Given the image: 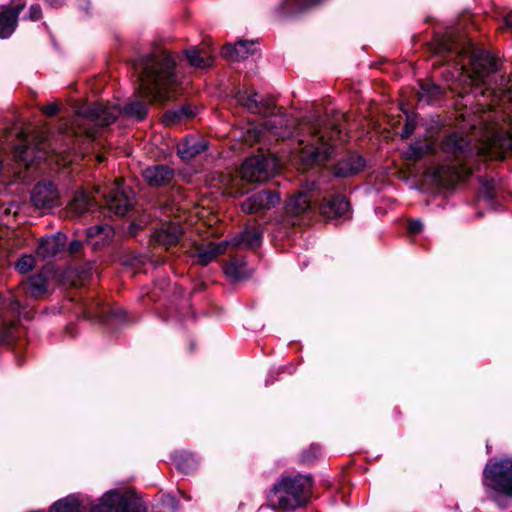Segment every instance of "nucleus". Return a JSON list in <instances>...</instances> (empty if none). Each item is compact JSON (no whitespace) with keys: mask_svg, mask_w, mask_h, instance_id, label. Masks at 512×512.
Segmentation results:
<instances>
[{"mask_svg":"<svg viewBox=\"0 0 512 512\" xmlns=\"http://www.w3.org/2000/svg\"><path fill=\"white\" fill-rule=\"evenodd\" d=\"M264 126L281 138L295 137L298 159L307 169L328 161L333 154L332 139L341 132L337 124L317 115L296 123L282 115L264 122Z\"/></svg>","mask_w":512,"mask_h":512,"instance_id":"obj_1","label":"nucleus"},{"mask_svg":"<svg viewBox=\"0 0 512 512\" xmlns=\"http://www.w3.org/2000/svg\"><path fill=\"white\" fill-rule=\"evenodd\" d=\"M139 72L137 95L123 109V113L136 120H143L152 102L169 99V89L175 83V61L171 54L156 48L136 65Z\"/></svg>","mask_w":512,"mask_h":512,"instance_id":"obj_2","label":"nucleus"},{"mask_svg":"<svg viewBox=\"0 0 512 512\" xmlns=\"http://www.w3.org/2000/svg\"><path fill=\"white\" fill-rule=\"evenodd\" d=\"M312 488L309 476L283 477L268 495L272 508L294 510L306 503Z\"/></svg>","mask_w":512,"mask_h":512,"instance_id":"obj_3","label":"nucleus"},{"mask_svg":"<svg viewBox=\"0 0 512 512\" xmlns=\"http://www.w3.org/2000/svg\"><path fill=\"white\" fill-rule=\"evenodd\" d=\"M483 485L487 494L504 507L502 497H512V459L487 463L483 471Z\"/></svg>","mask_w":512,"mask_h":512,"instance_id":"obj_4","label":"nucleus"},{"mask_svg":"<svg viewBox=\"0 0 512 512\" xmlns=\"http://www.w3.org/2000/svg\"><path fill=\"white\" fill-rule=\"evenodd\" d=\"M471 65L474 82L486 86L489 94L495 98L512 101V80L502 77L500 83H496L494 87L488 81L489 75L498 69V64L494 57L485 52L474 54L471 58Z\"/></svg>","mask_w":512,"mask_h":512,"instance_id":"obj_5","label":"nucleus"},{"mask_svg":"<svg viewBox=\"0 0 512 512\" xmlns=\"http://www.w3.org/2000/svg\"><path fill=\"white\" fill-rule=\"evenodd\" d=\"M121 109L118 105L94 104L89 107L81 108L73 121V130L76 134H85L93 136L97 126H107L112 124L120 115Z\"/></svg>","mask_w":512,"mask_h":512,"instance_id":"obj_6","label":"nucleus"},{"mask_svg":"<svg viewBox=\"0 0 512 512\" xmlns=\"http://www.w3.org/2000/svg\"><path fill=\"white\" fill-rule=\"evenodd\" d=\"M483 119L480 139L484 145L478 148V153L489 157H498L501 152L512 151V121L503 123H488Z\"/></svg>","mask_w":512,"mask_h":512,"instance_id":"obj_7","label":"nucleus"},{"mask_svg":"<svg viewBox=\"0 0 512 512\" xmlns=\"http://www.w3.org/2000/svg\"><path fill=\"white\" fill-rule=\"evenodd\" d=\"M280 163L274 156L263 154L248 158L241 166V178L248 182H265L279 170Z\"/></svg>","mask_w":512,"mask_h":512,"instance_id":"obj_8","label":"nucleus"},{"mask_svg":"<svg viewBox=\"0 0 512 512\" xmlns=\"http://www.w3.org/2000/svg\"><path fill=\"white\" fill-rule=\"evenodd\" d=\"M90 512H145V508L127 494L111 490L91 507Z\"/></svg>","mask_w":512,"mask_h":512,"instance_id":"obj_9","label":"nucleus"},{"mask_svg":"<svg viewBox=\"0 0 512 512\" xmlns=\"http://www.w3.org/2000/svg\"><path fill=\"white\" fill-rule=\"evenodd\" d=\"M133 192L121 180L110 185L105 195L106 208L110 213L125 215L133 206Z\"/></svg>","mask_w":512,"mask_h":512,"instance_id":"obj_10","label":"nucleus"},{"mask_svg":"<svg viewBox=\"0 0 512 512\" xmlns=\"http://www.w3.org/2000/svg\"><path fill=\"white\" fill-rule=\"evenodd\" d=\"M280 202L277 193L269 190H262L247 198L241 205L243 212L247 214L263 213L275 207Z\"/></svg>","mask_w":512,"mask_h":512,"instance_id":"obj_11","label":"nucleus"},{"mask_svg":"<svg viewBox=\"0 0 512 512\" xmlns=\"http://www.w3.org/2000/svg\"><path fill=\"white\" fill-rule=\"evenodd\" d=\"M237 102L254 114L267 116L274 113L275 105L272 100L263 99L255 92L239 91L236 94Z\"/></svg>","mask_w":512,"mask_h":512,"instance_id":"obj_12","label":"nucleus"},{"mask_svg":"<svg viewBox=\"0 0 512 512\" xmlns=\"http://www.w3.org/2000/svg\"><path fill=\"white\" fill-rule=\"evenodd\" d=\"M311 201V197L304 192H298L289 198L285 204V214L292 225L297 223L296 218L311 212Z\"/></svg>","mask_w":512,"mask_h":512,"instance_id":"obj_13","label":"nucleus"},{"mask_svg":"<svg viewBox=\"0 0 512 512\" xmlns=\"http://www.w3.org/2000/svg\"><path fill=\"white\" fill-rule=\"evenodd\" d=\"M58 198V192L51 182L38 183L31 194V202L38 209H50Z\"/></svg>","mask_w":512,"mask_h":512,"instance_id":"obj_14","label":"nucleus"},{"mask_svg":"<svg viewBox=\"0 0 512 512\" xmlns=\"http://www.w3.org/2000/svg\"><path fill=\"white\" fill-rule=\"evenodd\" d=\"M441 148L443 152L451 154L458 159L467 158L473 153L470 141L462 135L456 133L443 139Z\"/></svg>","mask_w":512,"mask_h":512,"instance_id":"obj_15","label":"nucleus"},{"mask_svg":"<svg viewBox=\"0 0 512 512\" xmlns=\"http://www.w3.org/2000/svg\"><path fill=\"white\" fill-rule=\"evenodd\" d=\"M142 176L148 185L161 187L174 178V170L167 165H153L143 170Z\"/></svg>","mask_w":512,"mask_h":512,"instance_id":"obj_16","label":"nucleus"},{"mask_svg":"<svg viewBox=\"0 0 512 512\" xmlns=\"http://www.w3.org/2000/svg\"><path fill=\"white\" fill-rule=\"evenodd\" d=\"M183 233L181 226L177 223H165L154 232V240L164 248L168 249L180 240Z\"/></svg>","mask_w":512,"mask_h":512,"instance_id":"obj_17","label":"nucleus"},{"mask_svg":"<svg viewBox=\"0 0 512 512\" xmlns=\"http://www.w3.org/2000/svg\"><path fill=\"white\" fill-rule=\"evenodd\" d=\"M320 212L326 218H339L349 213V203L342 195H336L329 199H324L320 205Z\"/></svg>","mask_w":512,"mask_h":512,"instance_id":"obj_18","label":"nucleus"},{"mask_svg":"<svg viewBox=\"0 0 512 512\" xmlns=\"http://www.w3.org/2000/svg\"><path fill=\"white\" fill-rule=\"evenodd\" d=\"M365 165L364 159L358 154H350L341 159L334 167L336 177H350L360 172Z\"/></svg>","mask_w":512,"mask_h":512,"instance_id":"obj_19","label":"nucleus"},{"mask_svg":"<svg viewBox=\"0 0 512 512\" xmlns=\"http://www.w3.org/2000/svg\"><path fill=\"white\" fill-rule=\"evenodd\" d=\"M24 3H19L13 8L3 7L0 11V38H8L15 30L19 12Z\"/></svg>","mask_w":512,"mask_h":512,"instance_id":"obj_20","label":"nucleus"},{"mask_svg":"<svg viewBox=\"0 0 512 512\" xmlns=\"http://www.w3.org/2000/svg\"><path fill=\"white\" fill-rule=\"evenodd\" d=\"M207 141L203 138L190 136L177 146V153L183 160H189L207 149Z\"/></svg>","mask_w":512,"mask_h":512,"instance_id":"obj_21","label":"nucleus"},{"mask_svg":"<svg viewBox=\"0 0 512 512\" xmlns=\"http://www.w3.org/2000/svg\"><path fill=\"white\" fill-rule=\"evenodd\" d=\"M65 245V236L62 234L51 235L40 240L36 252L42 258H50L60 252Z\"/></svg>","mask_w":512,"mask_h":512,"instance_id":"obj_22","label":"nucleus"},{"mask_svg":"<svg viewBox=\"0 0 512 512\" xmlns=\"http://www.w3.org/2000/svg\"><path fill=\"white\" fill-rule=\"evenodd\" d=\"M255 43L253 41H239L235 45H225L222 48V56L230 61H239L246 59L253 54Z\"/></svg>","mask_w":512,"mask_h":512,"instance_id":"obj_23","label":"nucleus"},{"mask_svg":"<svg viewBox=\"0 0 512 512\" xmlns=\"http://www.w3.org/2000/svg\"><path fill=\"white\" fill-rule=\"evenodd\" d=\"M262 231L256 226H247L239 235L235 236L229 245L254 247L261 243Z\"/></svg>","mask_w":512,"mask_h":512,"instance_id":"obj_24","label":"nucleus"},{"mask_svg":"<svg viewBox=\"0 0 512 512\" xmlns=\"http://www.w3.org/2000/svg\"><path fill=\"white\" fill-rule=\"evenodd\" d=\"M94 205V201L84 191H77L67 206L68 213L73 217H78L89 211Z\"/></svg>","mask_w":512,"mask_h":512,"instance_id":"obj_25","label":"nucleus"},{"mask_svg":"<svg viewBox=\"0 0 512 512\" xmlns=\"http://www.w3.org/2000/svg\"><path fill=\"white\" fill-rule=\"evenodd\" d=\"M228 245V241H222L218 244L210 243L206 247L199 248L195 256L198 262L205 266L211 263L214 259H216L218 255L223 254L226 251Z\"/></svg>","mask_w":512,"mask_h":512,"instance_id":"obj_26","label":"nucleus"},{"mask_svg":"<svg viewBox=\"0 0 512 512\" xmlns=\"http://www.w3.org/2000/svg\"><path fill=\"white\" fill-rule=\"evenodd\" d=\"M187 60L192 67L207 68L213 64V58L205 51H199L196 48L189 49L185 52Z\"/></svg>","mask_w":512,"mask_h":512,"instance_id":"obj_27","label":"nucleus"},{"mask_svg":"<svg viewBox=\"0 0 512 512\" xmlns=\"http://www.w3.org/2000/svg\"><path fill=\"white\" fill-rule=\"evenodd\" d=\"M225 274L231 280H242L250 276L246 263L242 260H232L224 269Z\"/></svg>","mask_w":512,"mask_h":512,"instance_id":"obj_28","label":"nucleus"},{"mask_svg":"<svg viewBox=\"0 0 512 512\" xmlns=\"http://www.w3.org/2000/svg\"><path fill=\"white\" fill-rule=\"evenodd\" d=\"M113 228L108 224H97L87 229V237L94 238L99 237L102 245L108 243L113 237Z\"/></svg>","mask_w":512,"mask_h":512,"instance_id":"obj_29","label":"nucleus"},{"mask_svg":"<svg viewBox=\"0 0 512 512\" xmlns=\"http://www.w3.org/2000/svg\"><path fill=\"white\" fill-rule=\"evenodd\" d=\"M173 461L178 468L183 473H189L193 471L197 466V461L194 456L189 452H178L173 456Z\"/></svg>","mask_w":512,"mask_h":512,"instance_id":"obj_30","label":"nucleus"},{"mask_svg":"<svg viewBox=\"0 0 512 512\" xmlns=\"http://www.w3.org/2000/svg\"><path fill=\"white\" fill-rule=\"evenodd\" d=\"M27 293L38 297L46 292V278L42 274L31 276L24 284Z\"/></svg>","mask_w":512,"mask_h":512,"instance_id":"obj_31","label":"nucleus"},{"mask_svg":"<svg viewBox=\"0 0 512 512\" xmlns=\"http://www.w3.org/2000/svg\"><path fill=\"white\" fill-rule=\"evenodd\" d=\"M433 151V145L429 142L411 144L405 151L406 158L417 161Z\"/></svg>","mask_w":512,"mask_h":512,"instance_id":"obj_32","label":"nucleus"},{"mask_svg":"<svg viewBox=\"0 0 512 512\" xmlns=\"http://www.w3.org/2000/svg\"><path fill=\"white\" fill-rule=\"evenodd\" d=\"M442 95V88L434 83H422L419 90V99L430 103Z\"/></svg>","mask_w":512,"mask_h":512,"instance_id":"obj_33","label":"nucleus"},{"mask_svg":"<svg viewBox=\"0 0 512 512\" xmlns=\"http://www.w3.org/2000/svg\"><path fill=\"white\" fill-rule=\"evenodd\" d=\"M79 507V500L75 496H68L54 503L50 512H77Z\"/></svg>","mask_w":512,"mask_h":512,"instance_id":"obj_34","label":"nucleus"},{"mask_svg":"<svg viewBox=\"0 0 512 512\" xmlns=\"http://www.w3.org/2000/svg\"><path fill=\"white\" fill-rule=\"evenodd\" d=\"M36 261L31 254L23 255L15 264V269L22 274L28 273L35 267Z\"/></svg>","mask_w":512,"mask_h":512,"instance_id":"obj_35","label":"nucleus"},{"mask_svg":"<svg viewBox=\"0 0 512 512\" xmlns=\"http://www.w3.org/2000/svg\"><path fill=\"white\" fill-rule=\"evenodd\" d=\"M183 110L180 108H176L170 111H167L163 116V121L166 125H173L178 122H181L182 120H185L183 116Z\"/></svg>","mask_w":512,"mask_h":512,"instance_id":"obj_36","label":"nucleus"},{"mask_svg":"<svg viewBox=\"0 0 512 512\" xmlns=\"http://www.w3.org/2000/svg\"><path fill=\"white\" fill-rule=\"evenodd\" d=\"M14 324L6 318H0V342H6L12 335Z\"/></svg>","mask_w":512,"mask_h":512,"instance_id":"obj_37","label":"nucleus"},{"mask_svg":"<svg viewBox=\"0 0 512 512\" xmlns=\"http://www.w3.org/2000/svg\"><path fill=\"white\" fill-rule=\"evenodd\" d=\"M1 309L7 310L13 314L17 313L20 309V303L15 299H5L1 301Z\"/></svg>","mask_w":512,"mask_h":512,"instance_id":"obj_38","label":"nucleus"},{"mask_svg":"<svg viewBox=\"0 0 512 512\" xmlns=\"http://www.w3.org/2000/svg\"><path fill=\"white\" fill-rule=\"evenodd\" d=\"M179 108L184 111L182 113L185 119L193 118L197 114V107L190 104H185Z\"/></svg>","mask_w":512,"mask_h":512,"instance_id":"obj_39","label":"nucleus"},{"mask_svg":"<svg viewBox=\"0 0 512 512\" xmlns=\"http://www.w3.org/2000/svg\"><path fill=\"white\" fill-rule=\"evenodd\" d=\"M416 123L413 119H407L403 132L401 133L402 138H408L414 131Z\"/></svg>","mask_w":512,"mask_h":512,"instance_id":"obj_40","label":"nucleus"},{"mask_svg":"<svg viewBox=\"0 0 512 512\" xmlns=\"http://www.w3.org/2000/svg\"><path fill=\"white\" fill-rule=\"evenodd\" d=\"M41 18V8L38 5H32L29 9V19L32 21L39 20Z\"/></svg>","mask_w":512,"mask_h":512,"instance_id":"obj_41","label":"nucleus"},{"mask_svg":"<svg viewBox=\"0 0 512 512\" xmlns=\"http://www.w3.org/2000/svg\"><path fill=\"white\" fill-rule=\"evenodd\" d=\"M91 270H92V265L89 264L88 267L83 268L80 271H78L77 275L79 277V280L80 281L87 280L91 276Z\"/></svg>","mask_w":512,"mask_h":512,"instance_id":"obj_42","label":"nucleus"},{"mask_svg":"<svg viewBox=\"0 0 512 512\" xmlns=\"http://www.w3.org/2000/svg\"><path fill=\"white\" fill-rule=\"evenodd\" d=\"M423 228V224L420 220H410L408 229L412 233H416L421 231Z\"/></svg>","mask_w":512,"mask_h":512,"instance_id":"obj_43","label":"nucleus"},{"mask_svg":"<svg viewBox=\"0 0 512 512\" xmlns=\"http://www.w3.org/2000/svg\"><path fill=\"white\" fill-rule=\"evenodd\" d=\"M43 113L49 117H53L58 112V106L56 104H49L42 109Z\"/></svg>","mask_w":512,"mask_h":512,"instance_id":"obj_44","label":"nucleus"},{"mask_svg":"<svg viewBox=\"0 0 512 512\" xmlns=\"http://www.w3.org/2000/svg\"><path fill=\"white\" fill-rule=\"evenodd\" d=\"M81 247H82L81 241L73 240L69 243L68 251L73 254V253L78 252L81 249Z\"/></svg>","mask_w":512,"mask_h":512,"instance_id":"obj_45","label":"nucleus"},{"mask_svg":"<svg viewBox=\"0 0 512 512\" xmlns=\"http://www.w3.org/2000/svg\"><path fill=\"white\" fill-rule=\"evenodd\" d=\"M501 29H512V13L503 18Z\"/></svg>","mask_w":512,"mask_h":512,"instance_id":"obj_46","label":"nucleus"},{"mask_svg":"<svg viewBox=\"0 0 512 512\" xmlns=\"http://www.w3.org/2000/svg\"><path fill=\"white\" fill-rule=\"evenodd\" d=\"M453 52L452 44L449 42H443L440 45L439 53H451Z\"/></svg>","mask_w":512,"mask_h":512,"instance_id":"obj_47","label":"nucleus"},{"mask_svg":"<svg viewBox=\"0 0 512 512\" xmlns=\"http://www.w3.org/2000/svg\"><path fill=\"white\" fill-rule=\"evenodd\" d=\"M248 137L249 139H253L254 141H258L261 137V133L260 131L256 130V129H250L248 130Z\"/></svg>","mask_w":512,"mask_h":512,"instance_id":"obj_48","label":"nucleus"},{"mask_svg":"<svg viewBox=\"0 0 512 512\" xmlns=\"http://www.w3.org/2000/svg\"><path fill=\"white\" fill-rule=\"evenodd\" d=\"M52 6H58L61 0H46Z\"/></svg>","mask_w":512,"mask_h":512,"instance_id":"obj_49","label":"nucleus"},{"mask_svg":"<svg viewBox=\"0 0 512 512\" xmlns=\"http://www.w3.org/2000/svg\"><path fill=\"white\" fill-rule=\"evenodd\" d=\"M321 0H305V5H313V4H316L318 2H320Z\"/></svg>","mask_w":512,"mask_h":512,"instance_id":"obj_50","label":"nucleus"},{"mask_svg":"<svg viewBox=\"0 0 512 512\" xmlns=\"http://www.w3.org/2000/svg\"><path fill=\"white\" fill-rule=\"evenodd\" d=\"M26 151H19V156L23 161H27V157L25 156Z\"/></svg>","mask_w":512,"mask_h":512,"instance_id":"obj_51","label":"nucleus"},{"mask_svg":"<svg viewBox=\"0 0 512 512\" xmlns=\"http://www.w3.org/2000/svg\"><path fill=\"white\" fill-rule=\"evenodd\" d=\"M242 193L243 191L240 190H235L234 192H232L233 196L241 195Z\"/></svg>","mask_w":512,"mask_h":512,"instance_id":"obj_52","label":"nucleus"}]
</instances>
